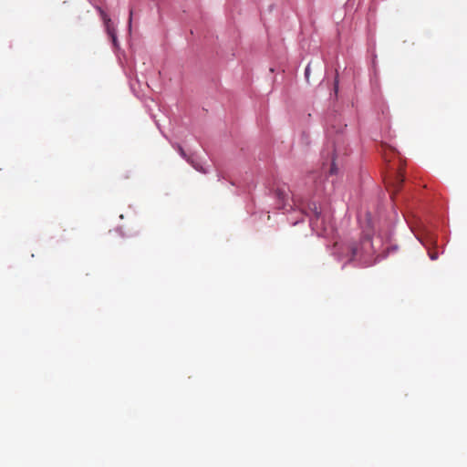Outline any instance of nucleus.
I'll use <instances>...</instances> for the list:
<instances>
[{"label": "nucleus", "mask_w": 467, "mask_h": 467, "mask_svg": "<svg viewBox=\"0 0 467 467\" xmlns=\"http://www.w3.org/2000/svg\"><path fill=\"white\" fill-rule=\"evenodd\" d=\"M404 179H405V177H404V173H403V168L400 165V167L399 168V170L397 171H395L394 173L389 175L385 180L386 187H387L388 191L389 192L390 197L393 202L396 201V199L394 198V195L401 188Z\"/></svg>", "instance_id": "nucleus-1"}, {"label": "nucleus", "mask_w": 467, "mask_h": 467, "mask_svg": "<svg viewBox=\"0 0 467 467\" xmlns=\"http://www.w3.org/2000/svg\"><path fill=\"white\" fill-rule=\"evenodd\" d=\"M99 12L100 14V16H101L103 22H104L105 28H106L108 35L111 38L113 45L117 46L116 32H115V28H114L111 19L109 17V16L106 14V12L104 10H102L101 8H99Z\"/></svg>", "instance_id": "nucleus-2"}, {"label": "nucleus", "mask_w": 467, "mask_h": 467, "mask_svg": "<svg viewBox=\"0 0 467 467\" xmlns=\"http://www.w3.org/2000/svg\"><path fill=\"white\" fill-rule=\"evenodd\" d=\"M177 151H179L181 156L182 158H184L195 170L202 171V172H205V171L202 168V166L196 161L194 156H192V155L187 156L184 150L178 146H177Z\"/></svg>", "instance_id": "nucleus-3"}, {"label": "nucleus", "mask_w": 467, "mask_h": 467, "mask_svg": "<svg viewBox=\"0 0 467 467\" xmlns=\"http://www.w3.org/2000/svg\"><path fill=\"white\" fill-rule=\"evenodd\" d=\"M276 195L278 196L279 200L284 202L288 201V193L283 189H277Z\"/></svg>", "instance_id": "nucleus-4"}, {"label": "nucleus", "mask_w": 467, "mask_h": 467, "mask_svg": "<svg viewBox=\"0 0 467 467\" xmlns=\"http://www.w3.org/2000/svg\"><path fill=\"white\" fill-rule=\"evenodd\" d=\"M309 74H310V67H309V65H307V67H306V70H305V75H306V79H308Z\"/></svg>", "instance_id": "nucleus-5"}, {"label": "nucleus", "mask_w": 467, "mask_h": 467, "mask_svg": "<svg viewBox=\"0 0 467 467\" xmlns=\"http://www.w3.org/2000/svg\"><path fill=\"white\" fill-rule=\"evenodd\" d=\"M131 20H132V10H130V18H129V26L130 27L131 26Z\"/></svg>", "instance_id": "nucleus-6"}, {"label": "nucleus", "mask_w": 467, "mask_h": 467, "mask_svg": "<svg viewBox=\"0 0 467 467\" xmlns=\"http://www.w3.org/2000/svg\"><path fill=\"white\" fill-rule=\"evenodd\" d=\"M330 172L333 173L334 172V165L330 168Z\"/></svg>", "instance_id": "nucleus-7"}, {"label": "nucleus", "mask_w": 467, "mask_h": 467, "mask_svg": "<svg viewBox=\"0 0 467 467\" xmlns=\"http://www.w3.org/2000/svg\"><path fill=\"white\" fill-rule=\"evenodd\" d=\"M335 88H337V80H336Z\"/></svg>", "instance_id": "nucleus-8"}]
</instances>
